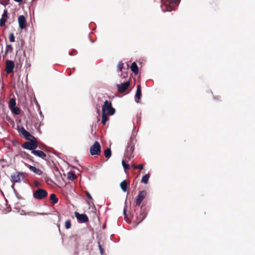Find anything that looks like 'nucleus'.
<instances>
[{
    "label": "nucleus",
    "mask_w": 255,
    "mask_h": 255,
    "mask_svg": "<svg viewBox=\"0 0 255 255\" xmlns=\"http://www.w3.org/2000/svg\"><path fill=\"white\" fill-rule=\"evenodd\" d=\"M180 1V0H164L161 6L162 9L163 11L174 10Z\"/></svg>",
    "instance_id": "nucleus-1"
},
{
    "label": "nucleus",
    "mask_w": 255,
    "mask_h": 255,
    "mask_svg": "<svg viewBox=\"0 0 255 255\" xmlns=\"http://www.w3.org/2000/svg\"><path fill=\"white\" fill-rule=\"evenodd\" d=\"M134 139L131 137L128 142L127 148L125 152L126 160H127V159L129 160L134 156L133 152L134 149Z\"/></svg>",
    "instance_id": "nucleus-2"
},
{
    "label": "nucleus",
    "mask_w": 255,
    "mask_h": 255,
    "mask_svg": "<svg viewBox=\"0 0 255 255\" xmlns=\"http://www.w3.org/2000/svg\"><path fill=\"white\" fill-rule=\"evenodd\" d=\"M138 224L141 222L146 217L147 212L145 206H141L138 209L135 210Z\"/></svg>",
    "instance_id": "nucleus-3"
},
{
    "label": "nucleus",
    "mask_w": 255,
    "mask_h": 255,
    "mask_svg": "<svg viewBox=\"0 0 255 255\" xmlns=\"http://www.w3.org/2000/svg\"><path fill=\"white\" fill-rule=\"evenodd\" d=\"M48 196V192L45 189L42 188H38L37 190L33 191V196L34 198L37 200H43Z\"/></svg>",
    "instance_id": "nucleus-4"
},
{
    "label": "nucleus",
    "mask_w": 255,
    "mask_h": 255,
    "mask_svg": "<svg viewBox=\"0 0 255 255\" xmlns=\"http://www.w3.org/2000/svg\"><path fill=\"white\" fill-rule=\"evenodd\" d=\"M106 112L109 115H113L115 113V109L112 107L111 102L106 101L102 106V113Z\"/></svg>",
    "instance_id": "nucleus-5"
},
{
    "label": "nucleus",
    "mask_w": 255,
    "mask_h": 255,
    "mask_svg": "<svg viewBox=\"0 0 255 255\" xmlns=\"http://www.w3.org/2000/svg\"><path fill=\"white\" fill-rule=\"evenodd\" d=\"M22 147L25 149L34 150L38 147L37 141L36 138L35 140L31 139L29 141L25 142L22 145Z\"/></svg>",
    "instance_id": "nucleus-6"
},
{
    "label": "nucleus",
    "mask_w": 255,
    "mask_h": 255,
    "mask_svg": "<svg viewBox=\"0 0 255 255\" xmlns=\"http://www.w3.org/2000/svg\"><path fill=\"white\" fill-rule=\"evenodd\" d=\"M101 147L100 144L98 141H96L94 144L91 146L90 149V152L92 155H99L101 154Z\"/></svg>",
    "instance_id": "nucleus-7"
},
{
    "label": "nucleus",
    "mask_w": 255,
    "mask_h": 255,
    "mask_svg": "<svg viewBox=\"0 0 255 255\" xmlns=\"http://www.w3.org/2000/svg\"><path fill=\"white\" fill-rule=\"evenodd\" d=\"M74 214L79 223H85L89 221L88 217L86 214H81L77 211L75 212Z\"/></svg>",
    "instance_id": "nucleus-8"
},
{
    "label": "nucleus",
    "mask_w": 255,
    "mask_h": 255,
    "mask_svg": "<svg viewBox=\"0 0 255 255\" xmlns=\"http://www.w3.org/2000/svg\"><path fill=\"white\" fill-rule=\"evenodd\" d=\"M19 130L26 140H30L33 139L35 140L36 138L31 135L28 131L26 130L23 127H21L19 128Z\"/></svg>",
    "instance_id": "nucleus-9"
},
{
    "label": "nucleus",
    "mask_w": 255,
    "mask_h": 255,
    "mask_svg": "<svg viewBox=\"0 0 255 255\" xmlns=\"http://www.w3.org/2000/svg\"><path fill=\"white\" fill-rule=\"evenodd\" d=\"M129 85V81H127L121 84H118L117 85V88L118 89V92L120 93H124L128 89Z\"/></svg>",
    "instance_id": "nucleus-10"
},
{
    "label": "nucleus",
    "mask_w": 255,
    "mask_h": 255,
    "mask_svg": "<svg viewBox=\"0 0 255 255\" xmlns=\"http://www.w3.org/2000/svg\"><path fill=\"white\" fill-rule=\"evenodd\" d=\"M146 196V192L145 190L140 191L136 199L135 204L137 206H139L143 200Z\"/></svg>",
    "instance_id": "nucleus-11"
},
{
    "label": "nucleus",
    "mask_w": 255,
    "mask_h": 255,
    "mask_svg": "<svg viewBox=\"0 0 255 255\" xmlns=\"http://www.w3.org/2000/svg\"><path fill=\"white\" fill-rule=\"evenodd\" d=\"M6 65H5V71L6 73L10 74L13 72V68L14 67V64L13 61L11 60H6Z\"/></svg>",
    "instance_id": "nucleus-12"
},
{
    "label": "nucleus",
    "mask_w": 255,
    "mask_h": 255,
    "mask_svg": "<svg viewBox=\"0 0 255 255\" xmlns=\"http://www.w3.org/2000/svg\"><path fill=\"white\" fill-rule=\"evenodd\" d=\"M18 22L19 24V26L21 29L26 28V21L25 17L23 15H21L18 17Z\"/></svg>",
    "instance_id": "nucleus-13"
},
{
    "label": "nucleus",
    "mask_w": 255,
    "mask_h": 255,
    "mask_svg": "<svg viewBox=\"0 0 255 255\" xmlns=\"http://www.w3.org/2000/svg\"><path fill=\"white\" fill-rule=\"evenodd\" d=\"M23 175L22 173H16L15 174H12L11 178L12 181L14 182H19L21 181V177H23Z\"/></svg>",
    "instance_id": "nucleus-14"
},
{
    "label": "nucleus",
    "mask_w": 255,
    "mask_h": 255,
    "mask_svg": "<svg viewBox=\"0 0 255 255\" xmlns=\"http://www.w3.org/2000/svg\"><path fill=\"white\" fill-rule=\"evenodd\" d=\"M31 153L34 155L41 158L43 159H45L47 156L46 154L41 150H34L31 151Z\"/></svg>",
    "instance_id": "nucleus-15"
},
{
    "label": "nucleus",
    "mask_w": 255,
    "mask_h": 255,
    "mask_svg": "<svg viewBox=\"0 0 255 255\" xmlns=\"http://www.w3.org/2000/svg\"><path fill=\"white\" fill-rule=\"evenodd\" d=\"M25 164L27 167H28V168L31 172L39 175H41L42 174L43 172L40 169L37 168L35 167L30 165L28 164L25 163Z\"/></svg>",
    "instance_id": "nucleus-16"
},
{
    "label": "nucleus",
    "mask_w": 255,
    "mask_h": 255,
    "mask_svg": "<svg viewBox=\"0 0 255 255\" xmlns=\"http://www.w3.org/2000/svg\"><path fill=\"white\" fill-rule=\"evenodd\" d=\"M141 97V88L140 85H137L136 94L135 95V99L140 100Z\"/></svg>",
    "instance_id": "nucleus-17"
},
{
    "label": "nucleus",
    "mask_w": 255,
    "mask_h": 255,
    "mask_svg": "<svg viewBox=\"0 0 255 255\" xmlns=\"http://www.w3.org/2000/svg\"><path fill=\"white\" fill-rule=\"evenodd\" d=\"M129 185V183H128L126 180H123L120 183V187L122 190L124 192H126L127 191L128 186Z\"/></svg>",
    "instance_id": "nucleus-18"
},
{
    "label": "nucleus",
    "mask_w": 255,
    "mask_h": 255,
    "mask_svg": "<svg viewBox=\"0 0 255 255\" xmlns=\"http://www.w3.org/2000/svg\"><path fill=\"white\" fill-rule=\"evenodd\" d=\"M130 69L131 71L134 73L135 75H137L138 73V67L137 64L135 62H133L130 66Z\"/></svg>",
    "instance_id": "nucleus-19"
},
{
    "label": "nucleus",
    "mask_w": 255,
    "mask_h": 255,
    "mask_svg": "<svg viewBox=\"0 0 255 255\" xmlns=\"http://www.w3.org/2000/svg\"><path fill=\"white\" fill-rule=\"evenodd\" d=\"M108 115H109L106 112L102 113V123L104 125H106V122L109 120Z\"/></svg>",
    "instance_id": "nucleus-20"
},
{
    "label": "nucleus",
    "mask_w": 255,
    "mask_h": 255,
    "mask_svg": "<svg viewBox=\"0 0 255 255\" xmlns=\"http://www.w3.org/2000/svg\"><path fill=\"white\" fill-rule=\"evenodd\" d=\"M50 200H51V203L53 205H54L56 203H57L58 202V198L56 197V195L54 194H51L50 195Z\"/></svg>",
    "instance_id": "nucleus-21"
},
{
    "label": "nucleus",
    "mask_w": 255,
    "mask_h": 255,
    "mask_svg": "<svg viewBox=\"0 0 255 255\" xmlns=\"http://www.w3.org/2000/svg\"><path fill=\"white\" fill-rule=\"evenodd\" d=\"M12 112L16 115H18L20 114V110L19 108L15 106L10 109Z\"/></svg>",
    "instance_id": "nucleus-22"
},
{
    "label": "nucleus",
    "mask_w": 255,
    "mask_h": 255,
    "mask_svg": "<svg viewBox=\"0 0 255 255\" xmlns=\"http://www.w3.org/2000/svg\"><path fill=\"white\" fill-rule=\"evenodd\" d=\"M16 105V101L15 98H11L9 101L8 106L9 109L12 108V107L15 106Z\"/></svg>",
    "instance_id": "nucleus-23"
},
{
    "label": "nucleus",
    "mask_w": 255,
    "mask_h": 255,
    "mask_svg": "<svg viewBox=\"0 0 255 255\" xmlns=\"http://www.w3.org/2000/svg\"><path fill=\"white\" fill-rule=\"evenodd\" d=\"M149 178V175L148 174H145L144 175L141 180V183L147 184L148 181V179Z\"/></svg>",
    "instance_id": "nucleus-24"
},
{
    "label": "nucleus",
    "mask_w": 255,
    "mask_h": 255,
    "mask_svg": "<svg viewBox=\"0 0 255 255\" xmlns=\"http://www.w3.org/2000/svg\"><path fill=\"white\" fill-rule=\"evenodd\" d=\"M104 154L107 158H109L111 156V150L110 148H107L104 151Z\"/></svg>",
    "instance_id": "nucleus-25"
},
{
    "label": "nucleus",
    "mask_w": 255,
    "mask_h": 255,
    "mask_svg": "<svg viewBox=\"0 0 255 255\" xmlns=\"http://www.w3.org/2000/svg\"><path fill=\"white\" fill-rule=\"evenodd\" d=\"M46 214L43 213H38V212H29L27 213V215L31 216H35L38 215H44Z\"/></svg>",
    "instance_id": "nucleus-26"
},
{
    "label": "nucleus",
    "mask_w": 255,
    "mask_h": 255,
    "mask_svg": "<svg viewBox=\"0 0 255 255\" xmlns=\"http://www.w3.org/2000/svg\"><path fill=\"white\" fill-rule=\"evenodd\" d=\"M76 178L75 174L72 172H70L68 174V178L70 180H74Z\"/></svg>",
    "instance_id": "nucleus-27"
},
{
    "label": "nucleus",
    "mask_w": 255,
    "mask_h": 255,
    "mask_svg": "<svg viewBox=\"0 0 255 255\" xmlns=\"http://www.w3.org/2000/svg\"><path fill=\"white\" fill-rule=\"evenodd\" d=\"M65 227L66 229H69L71 227V223L70 220L66 221L65 223Z\"/></svg>",
    "instance_id": "nucleus-28"
},
{
    "label": "nucleus",
    "mask_w": 255,
    "mask_h": 255,
    "mask_svg": "<svg viewBox=\"0 0 255 255\" xmlns=\"http://www.w3.org/2000/svg\"><path fill=\"white\" fill-rule=\"evenodd\" d=\"M124 66V64L122 61H120L118 64V69L119 72H122Z\"/></svg>",
    "instance_id": "nucleus-29"
},
{
    "label": "nucleus",
    "mask_w": 255,
    "mask_h": 255,
    "mask_svg": "<svg viewBox=\"0 0 255 255\" xmlns=\"http://www.w3.org/2000/svg\"><path fill=\"white\" fill-rule=\"evenodd\" d=\"M12 47L11 45H7L5 53L6 54L9 52H12Z\"/></svg>",
    "instance_id": "nucleus-30"
},
{
    "label": "nucleus",
    "mask_w": 255,
    "mask_h": 255,
    "mask_svg": "<svg viewBox=\"0 0 255 255\" xmlns=\"http://www.w3.org/2000/svg\"><path fill=\"white\" fill-rule=\"evenodd\" d=\"M122 165L125 170L129 169V165L128 164H126L124 160H123L122 161Z\"/></svg>",
    "instance_id": "nucleus-31"
},
{
    "label": "nucleus",
    "mask_w": 255,
    "mask_h": 255,
    "mask_svg": "<svg viewBox=\"0 0 255 255\" xmlns=\"http://www.w3.org/2000/svg\"><path fill=\"white\" fill-rule=\"evenodd\" d=\"M6 22V19L4 17H1L0 20V26L2 27L4 26Z\"/></svg>",
    "instance_id": "nucleus-32"
},
{
    "label": "nucleus",
    "mask_w": 255,
    "mask_h": 255,
    "mask_svg": "<svg viewBox=\"0 0 255 255\" xmlns=\"http://www.w3.org/2000/svg\"><path fill=\"white\" fill-rule=\"evenodd\" d=\"M9 41L11 42H13L15 41V37H14V34L13 33H10V34L9 35Z\"/></svg>",
    "instance_id": "nucleus-33"
},
{
    "label": "nucleus",
    "mask_w": 255,
    "mask_h": 255,
    "mask_svg": "<svg viewBox=\"0 0 255 255\" xmlns=\"http://www.w3.org/2000/svg\"><path fill=\"white\" fill-rule=\"evenodd\" d=\"M98 247L100 251V253L101 255H103L104 254V249H103L102 245L100 244V243H98Z\"/></svg>",
    "instance_id": "nucleus-34"
},
{
    "label": "nucleus",
    "mask_w": 255,
    "mask_h": 255,
    "mask_svg": "<svg viewBox=\"0 0 255 255\" xmlns=\"http://www.w3.org/2000/svg\"><path fill=\"white\" fill-rule=\"evenodd\" d=\"M34 185L35 187L37 188V189L39 188V187L40 186V183L37 181H34Z\"/></svg>",
    "instance_id": "nucleus-35"
},
{
    "label": "nucleus",
    "mask_w": 255,
    "mask_h": 255,
    "mask_svg": "<svg viewBox=\"0 0 255 255\" xmlns=\"http://www.w3.org/2000/svg\"><path fill=\"white\" fill-rule=\"evenodd\" d=\"M24 154L26 155V157L27 159H29L30 160L32 161H33V160H32V157L29 154H28V153H24Z\"/></svg>",
    "instance_id": "nucleus-36"
},
{
    "label": "nucleus",
    "mask_w": 255,
    "mask_h": 255,
    "mask_svg": "<svg viewBox=\"0 0 255 255\" xmlns=\"http://www.w3.org/2000/svg\"><path fill=\"white\" fill-rule=\"evenodd\" d=\"M86 195H87V197L89 199H90V200H92L93 199L91 195H90V194L88 191L86 192Z\"/></svg>",
    "instance_id": "nucleus-37"
},
{
    "label": "nucleus",
    "mask_w": 255,
    "mask_h": 255,
    "mask_svg": "<svg viewBox=\"0 0 255 255\" xmlns=\"http://www.w3.org/2000/svg\"><path fill=\"white\" fill-rule=\"evenodd\" d=\"M7 11L5 10H4V12L2 15V17H4V18L6 17L7 16Z\"/></svg>",
    "instance_id": "nucleus-38"
},
{
    "label": "nucleus",
    "mask_w": 255,
    "mask_h": 255,
    "mask_svg": "<svg viewBox=\"0 0 255 255\" xmlns=\"http://www.w3.org/2000/svg\"><path fill=\"white\" fill-rule=\"evenodd\" d=\"M143 168V165L141 164L137 165V169L141 170Z\"/></svg>",
    "instance_id": "nucleus-39"
},
{
    "label": "nucleus",
    "mask_w": 255,
    "mask_h": 255,
    "mask_svg": "<svg viewBox=\"0 0 255 255\" xmlns=\"http://www.w3.org/2000/svg\"><path fill=\"white\" fill-rule=\"evenodd\" d=\"M126 208H127V206L126 205L125 208H124V214L125 217L127 216V214H126Z\"/></svg>",
    "instance_id": "nucleus-40"
},
{
    "label": "nucleus",
    "mask_w": 255,
    "mask_h": 255,
    "mask_svg": "<svg viewBox=\"0 0 255 255\" xmlns=\"http://www.w3.org/2000/svg\"><path fill=\"white\" fill-rule=\"evenodd\" d=\"M14 0L17 2H21L22 1V0Z\"/></svg>",
    "instance_id": "nucleus-41"
},
{
    "label": "nucleus",
    "mask_w": 255,
    "mask_h": 255,
    "mask_svg": "<svg viewBox=\"0 0 255 255\" xmlns=\"http://www.w3.org/2000/svg\"><path fill=\"white\" fill-rule=\"evenodd\" d=\"M132 167H133L134 169H137V165H136L133 164L132 165Z\"/></svg>",
    "instance_id": "nucleus-42"
},
{
    "label": "nucleus",
    "mask_w": 255,
    "mask_h": 255,
    "mask_svg": "<svg viewBox=\"0 0 255 255\" xmlns=\"http://www.w3.org/2000/svg\"><path fill=\"white\" fill-rule=\"evenodd\" d=\"M58 218H59V220H60L61 218V216L60 215L58 216Z\"/></svg>",
    "instance_id": "nucleus-43"
},
{
    "label": "nucleus",
    "mask_w": 255,
    "mask_h": 255,
    "mask_svg": "<svg viewBox=\"0 0 255 255\" xmlns=\"http://www.w3.org/2000/svg\"><path fill=\"white\" fill-rule=\"evenodd\" d=\"M73 54H74V52H72V53H70L71 55H73Z\"/></svg>",
    "instance_id": "nucleus-44"
},
{
    "label": "nucleus",
    "mask_w": 255,
    "mask_h": 255,
    "mask_svg": "<svg viewBox=\"0 0 255 255\" xmlns=\"http://www.w3.org/2000/svg\"><path fill=\"white\" fill-rule=\"evenodd\" d=\"M73 54H74V52H72V53H70L71 55H73Z\"/></svg>",
    "instance_id": "nucleus-45"
}]
</instances>
